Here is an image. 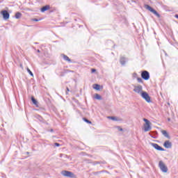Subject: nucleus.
Listing matches in <instances>:
<instances>
[{"label": "nucleus", "mask_w": 178, "mask_h": 178, "mask_svg": "<svg viewBox=\"0 0 178 178\" xmlns=\"http://www.w3.org/2000/svg\"><path fill=\"white\" fill-rule=\"evenodd\" d=\"M63 58L64 59V60H66L67 62H72V60L69 58V56L65 55V54H63Z\"/></svg>", "instance_id": "15"}, {"label": "nucleus", "mask_w": 178, "mask_h": 178, "mask_svg": "<svg viewBox=\"0 0 178 178\" xmlns=\"http://www.w3.org/2000/svg\"><path fill=\"white\" fill-rule=\"evenodd\" d=\"M96 72H97V70H95L94 68L91 70L92 73H95Z\"/></svg>", "instance_id": "29"}, {"label": "nucleus", "mask_w": 178, "mask_h": 178, "mask_svg": "<svg viewBox=\"0 0 178 178\" xmlns=\"http://www.w3.org/2000/svg\"><path fill=\"white\" fill-rule=\"evenodd\" d=\"M163 147H165V148H172V143H170V141L166 140L163 143Z\"/></svg>", "instance_id": "10"}, {"label": "nucleus", "mask_w": 178, "mask_h": 178, "mask_svg": "<svg viewBox=\"0 0 178 178\" xmlns=\"http://www.w3.org/2000/svg\"><path fill=\"white\" fill-rule=\"evenodd\" d=\"M66 90H67V91H68V92L70 91V90L69 88H67V87Z\"/></svg>", "instance_id": "33"}, {"label": "nucleus", "mask_w": 178, "mask_h": 178, "mask_svg": "<svg viewBox=\"0 0 178 178\" xmlns=\"http://www.w3.org/2000/svg\"><path fill=\"white\" fill-rule=\"evenodd\" d=\"M137 80H138V83H143V79H141L140 77L137 78Z\"/></svg>", "instance_id": "24"}, {"label": "nucleus", "mask_w": 178, "mask_h": 178, "mask_svg": "<svg viewBox=\"0 0 178 178\" xmlns=\"http://www.w3.org/2000/svg\"><path fill=\"white\" fill-rule=\"evenodd\" d=\"M95 99H98V100H101V99H102V97H101V95L96 93L95 96Z\"/></svg>", "instance_id": "22"}, {"label": "nucleus", "mask_w": 178, "mask_h": 178, "mask_svg": "<svg viewBox=\"0 0 178 178\" xmlns=\"http://www.w3.org/2000/svg\"><path fill=\"white\" fill-rule=\"evenodd\" d=\"M141 77L143 80H149V72L147 70L142 71Z\"/></svg>", "instance_id": "6"}, {"label": "nucleus", "mask_w": 178, "mask_h": 178, "mask_svg": "<svg viewBox=\"0 0 178 178\" xmlns=\"http://www.w3.org/2000/svg\"><path fill=\"white\" fill-rule=\"evenodd\" d=\"M151 145L153 147L154 149H156V151H165V149H163V147H161L159 145L156 143H151Z\"/></svg>", "instance_id": "8"}, {"label": "nucleus", "mask_w": 178, "mask_h": 178, "mask_svg": "<svg viewBox=\"0 0 178 178\" xmlns=\"http://www.w3.org/2000/svg\"><path fill=\"white\" fill-rule=\"evenodd\" d=\"M159 166L161 171H163V173H166L168 172V167L165 165L163 161H161L159 163Z\"/></svg>", "instance_id": "4"}, {"label": "nucleus", "mask_w": 178, "mask_h": 178, "mask_svg": "<svg viewBox=\"0 0 178 178\" xmlns=\"http://www.w3.org/2000/svg\"><path fill=\"white\" fill-rule=\"evenodd\" d=\"M31 99L33 105H35V106L38 108V102L37 101V99H35V98L33 96L31 97Z\"/></svg>", "instance_id": "12"}, {"label": "nucleus", "mask_w": 178, "mask_h": 178, "mask_svg": "<svg viewBox=\"0 0 178 178\" xmlns=\"http://www.w3.org/2000/svg\"><path fill=\"white\" fill-rule=\"evenodd\" d=\"M117 129L118 131H123V128H121L120 127H117Z\"/></svg>", "instance_id": "26"}, {"label": "nucleus", "mask_w": 178, "mask_h": 178, "mask_svg": "<svg viewBox=\"0 0 178 178\" xmlns=\"http://www.w3.org/2000/svg\"><path fill=\"white\" fill-rule=\"evenodd\" d=\"M175 17L178 19V15H175Z\"/></svg>", "instance_id": "35"}, {"label": "nucleus", "mask_w": 178, "mask_h": 178, "mask_svg": "<svg viewBox=\"0 0 178 178\" xmlns=\"http://www.w3.org/2000/svg\"><path fill=\"white\" fill-rule=\"evenodd\" d=\"M100 163H103V165H105V163H106V161H102L100 162Z\"/></svg>", "instance_id": "32"}, {"label": "nucleus", "mask_w": 178, "mask_h": 178, "mask_svg": "<svg viewBox=\"0 0 178 178\" xmlns=\"http://www.w3.org/2000/svg\"><path fill=\"white\" fill-rule=\"evenodd\" d=\"M1 15L3 16V19L4 20H8L9 17H10V14H9V12L6 10H3L1 11Z\"/></svg>", "instance_id": "5"}, {"label": "nucleus", "mask_w": 178, "mask_h": 178, "mask_svg": "<svg viewBox=\"0 0 178 178\" xmlns=\"http://www.w3.org/2000/svg\"><path fill=\"white\" fill-rule=\"evenodd\" d=\"M126 62H127V58L124 56H121L120 58V63L122 66H124V65H126Z\"/></svg>", "instance_id": "9"}, {"label": "nucleus", "mask_w": 178, "mask_h": 178, "mask_svg": "<svg viewBox=\"0 0 178 178\" xmlns=\"http://www.w3.org/2000/svg\"><path fill=\"white\" fill-rule=\"evenodd\" d=\"M94 90H96L97 91H99L101 90V86L98 83H95L93 85Z\"/></svg>", "instance_id": "14"}, {"label": "nucleus", "mask_w": 178, "mask_h": 178, "mask_svg": "<svg viewBox=\"0 0 178 178\" xmlns=\"http://www.w3.org/2000/svg\"><path fill=\"white\" fill-rule=\"evenodd\" d=\"M108 118L111 119V120H114L115 122H118L119 121L118 118L115 117V116H108Z\"/></svg>", "instance_id": "19"}, {"label": "nucleus", "mask_w": 178, "mask_h": 178, "mask_svg": "<svg viewBox=\"0 0 178 178\" xmlns=\"http://www.w3.org/2000/svg\"><path fill=\"white\" fill-rule=\"evenodd\" d=\"M35 44H38V43L36 42Z\"/></svg>", "instance_id": "39"}, {"label": "nucleus", "mask_w": 178, "mask_h": 178, "mask_svg": "<svg viewBox=\"0 0 178 178\" xmlns=\"http://www.w3.org/2000/svg\"><path fill=\"white\" fill-rule=\"evenodd\" d=\"M134 92H136L137 94H140L141 95V92H143V86L141 85H139L138 86H134Z\"/></svg>", "instance_id": "7"}, {"label": "nucleus", "mask_w": 178, "mask_h": 178, "mask_svg": "<svg viewBox=\"0 0 178 178\" xmlns=\"http://www.w3.org/2000/svg\"><path fill=\"white\" fill-rule=\"evenodd\" d=\"M61 175L65 177H70V178L76 177V175H74V173L67 170H63L61 172Z\"/></svg>", "instance_id": "2"}, {"label": "nucleus", "mask_w": 178, "mask_h": 178, "mask_svg": "<svg viewBox=\"0 0 178 178\" xmlns=\"http://www.w3.org/2000/svg\"><path fill=\"white\" fill-rule=\"evenodd\" d=\"M49 131H50V133H54V129H51Z\"/></svg>", "instance_id": "31"}, {"label": "nucleus", "mask_w": 178, "mask_h": 178, "mask_svg": "<svg viewBox=\"0 0 178 178\" xmlns=\"http://www.w3.org/2000/svg\"><path fill=\"white\" fill-rule=\"evenodd\" d=\"M152 132H150V133H149V136L152 137V138H156V136L152 135Z\"/></svg>", "instance_id": "25"}, {"label": "nucleus", "mask_w": 178, "mask_h": 178, "mask_svg": "<svg viewBox=\"0 0 178 178\" xmlns=\"http://www.w3.org/2000/svg\"><path fill=\"white\" fill-rule=\"evenodd\" d=\"M61 77H63V76H65V74L63 72H61L60 75Z\"/></svg>", "instance_id": "30"}, {"label": "nucleus", "mask_w": 178, "mask_h": 178, "mask_svg": "<svg viewBox=\"0 0 178 178\" xmlns=\"http://www.w3.org/2000/svg\"><path fill=\"white\" fill-rule=\"evenodd\" d=\"M50 8L51 7L48 5L44 6L41 8L40 12H42V13H44V12H47V10H49Z\"/></svg>", "instance_id": "11"}, {"label": "nucleus", "mask_w": 178, "mask_h": 178, "mask_svg": "<svg viewBox=\"0 0 178 178\" xmlns=\"http://www.w3.org/2000/svg\"><path fill=\"white\" fill-rule=\"evenodd\" d=\"M152 13H154L155 15V16H156L157 17H161V15H159L158 13V12L156 10H155V9L153 8V10H152Z\"/></svg>", "instance_id": "18"}, {"label": "nucleus", "mask_w": 178, "mask_h": 178, "mask_svg": "<svg viewBox=\"0 0 178 178\" xmlns=\"http://www.w3.org/2000/svg\"><path fill=\"white\" fill-rule=\"evenodd\" d=\"M40 19H37V18H33V19H32V21H33V22H40Z\"/></svg>", "instance_id": "27"}, {"label": "nucleus", "mask_w": 178, "mask_h": 178, "mask_svg": "<svg viewBox=\"0 0 178 178\" xmlns=\"http://www.w3.org/2000/svg\"><path fill=\"white\" fill-rule=\"evenodd\" d=\"M22 13L17 12L15 13V19H20V17H22Z\"/></svg>", "instance_id": "17"}, {"label": "nucleus", "mask_w": 178, "mask_h": 178, "mask_svg": "<svg viewBox=\"0 0 178 178\" xmlns=\"http://www.w3.org/2000/svg\"><path fill=\"white\" fill-rule=\"evenodd\" d=\"M168 122H170V118H168Z\"/></svg>", "instance_id": "37"}, {"label": "nucleus", "mask_w": 178, "mask_h": 178, "mask_svg": "<svg viewBox=\"0 0 178 178\" xmlns=\"http://www.w3.org/2000/svg\"><path fill=\"white\" fill-rule=\"evenodd\" d=\"M37 52L40 53V52H41V51H40V49H38Z\"/></svg>", "instance_id": "36"}, {"label": "nucleus", "mask_w": 178, "mask_h": 178, "mask_svg": "<svg viewBox=\"0 0 178 178\" xmlns=\"http://www.w3.org/2000/svg\"><path fill=\"white\" fill-rule=\"evenodd\" d=\"M161 133L163 136H164V137H166V138H168L169 140H170V136H169V134L168 133V131L163 130Z\"/></svg>", "instance_id": "13"}, {"label": "nucleus", "mask_w": 178, "mask_h": 178, "mask_svg": "<svg viewBox=\"0 0 178 178\" xmlns=\"http://www.w3.org/2000/svg\"><path fill=\"white\" fill-rule=\"evenodd\" d=\"M96 163L98 165V164L101 163V162L100 161H97Z\"/></svg>", "instance_id": "34"}, {"label": "nucleus", "mask_w": 178, "mask_h": 178, "mask_svg": "<svg viewBox=\"0 0 178 178\" xmlns=\"http://www.w3.org/2000/svg\"><path fill=\"white\" fill-rule=\"evenodd\" d=\"M54 145H55L56 147H60V144H59V143H54Z\"/></svg>", "instance_id": "28"}, {"label": "nucleus", "mask_w": 178, "mask_h": 178, "mask_svg": "<svg viewBox=\"0 0 178 178\" xmlns=\"http://www.w3.org/2000/svg\"><path fill=\"white\" fill-rule=\"evenodd\" d=\"M83 122H86V123H88V124H91L92 122L90 121V120L87 119L86 118H83Z\"/></svg>", "instance_id": "21"}, {"label": "nucleus", "mask_w": 178, "mask_h": 178, "mask_svg": "<svg viewBox=\"0 0 178 178\" xmlns=\"http://www.w3.org/2000/svg\"><path fill=\"white\" fill-rule=\"evenodd\" d=\"M140 95L146 102H148V104L151 102V97H149V95L147 92H141Z\"/></svg>", "instance_id": "3"}, {"label": "nucleus", "mask_w": 178, "mask_h": 178, "mask_svg": "<svg viewBox=\"0 0 178 178\" xmlns=\"http://www.w3.org/2000/svg\"><path fill=\"white\" fill-rule=\"evenodd\" d=\"M27 72L30 74V76H31L32 77H34V74H33V72H31V70H30V69L28 68Z\"/></svg>", "instance_id": "23"}, {"label": "nucleus", "mask_w": 178, "mask_h": 178, "mask_svg": "<svg viewBox=\"0 0 178 178\" xmlns=\"http://www.w3.org/2000/svg\"><path fill=\"white\" fill-rule=\"evenodd\" d=\"M36 118L38 119V120H39L40 122H42V123H44V118H42V117H41V115H38L36 116Z\"/></svg>", "instance_id": "20"}, {"label": "nucleus", "mask_w": 178, "mask_h": 178, "mask_svg": "<svg viewBox=\"0 0 178 178\" xmlns=\"http://www.w3.org/2000/svg\"><path fill=\"white\" fill-rule=\"evenodd\" d=\"M143 121L145 122L144 131H149V130L152 129V127H151V122H149V120H148L147 118H144Z\"/></svg>", "instance_id": "1"}, {"label": "nucleus", "mask_w": 178, "mask_h": 178, "mask_svg": "<svg viewBox=\"0 0 178 178\" xmlns=\"http://www.w3.org/2000/svg\"><path fill=\"white\" fill-rule=\"evenodd\" d=\"M145 9H147V10H149V12H152V10H153V8L152 7H151L149 5H148V4H145Z\"/></svg>", "instance_id": "16"}, {"label": "nucleus", "mask_w": 178, "mask_h": 178, "mask_svg": "<svg viewBox=\"0 0 178 178\" xmlns=\"http://www.w3.org/2000/svg\"><path fill=\"white\" fill-rule=\"evenodd\" d=\"M46 124H48V122H47Z\"/></svg>", "instance_id": "38"}]
</instances>
